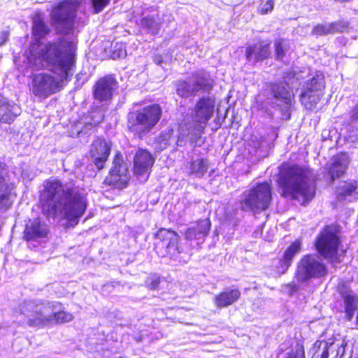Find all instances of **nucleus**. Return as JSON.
I'll use <instances>...</instances> for the list:
<instances>
[{
  "instance_id": "43",
  "label": "nucleus",
  "mask_w": 358,
  "mask_h": 358,
  "mask_svg": "<svg viewBox=\"0 0 358 358\" xmlns=\"http://www.w3.org/2000/svg\"><path fill=\"white\" fill-rule=\"evenodd\" d=\"M8 31H3L0 32V46L3 45L5 43V42L8 40Z\"/></svg>"
},
{
  "instance_id": "51",
  "label": "nucleus",
  "mask_w": 358,
  "mask_h": 358,
  "mask_svg": "<svg viewBox=\"0 0 358 358\" xmlns=\"http://www.w3.org/2000/svg\"><path fill=\"white\" fill-rule=\"evenodd\" d=\"M125 52L124 51H120V52L118 54V57H120L122 56H124Z\"/></svg>"
},
{
  "instance_id": "27",
  "label": "nucleus",
  "mask_w": 358,
  "mask_h": 358,
  "mask_svg": "<svg viewBox=\"0 0 358 358\" xmlns=\"http://www.w3.org/2000/svg\"><path fill=\"white\" fill-rule=\"evenodd\" d=\"M345 318L350 321L352 319L358 307V296L352 291L346 292L343 295Z\"/></svg>"
},
{
  "instance_id": "3",
  "label": "nucleus",
  "mask_w": 358,
  "mask_h": 358,
  "mask_svg": "<svg viewBox=\"0 0 358 358\" xmlns=\"http://www.w3.org/2000/svg\"><path fill=\"white\" fill-rule=\"evenodd\" d=\"M19 322L34 327H42L55 322L65 323L73 320V316L62 310L57 301H24L18 308Z\"/></svg>"
},
{
  "instance_id": "26",
  "label": "nucleus",
  "mask_w": 358,
  "mask_h": 358,
  "mask_svg": "<svg viewBox=\"0 0 358 358\" xmlns=\"http://www.w3.org/2000/svg\"><path fill=\"white\" fill-rule=\"evenodd\" d=\"M358 182L355 180L342 181L336 188V198L338 201H344L349 196L357 194Z\"/></svg>"
},
{
  "instance_id": "13",
  "label": "nucleus",
  "mask_w": 358,
  "mask_h": 358,
  "mask_svg": "<svg viewBox=\"0 0 358 358\" xmlns=\"http://www.w3.org/2000/svg\"><path fill=\"white\" fill-rule=\"evenodd\" d=\"M110 144L103 138H97L92 143L89 155L92 162L99 170L104 167L110 155Z\"/></svg>"
},
{
  "instance_id": "50",
  "label": "nucleus",
  "mask_w": 358,
  "mask_h": 358,
  "mask_svg": "<svg viewBox=\"0 0 358 358\" xmlns=\"http://www.w3.org/2000/svg\"><path fill=\"white\" fill-rule=\"evenodd\" d=\"M288 286H289L292 289V291H296V285L294 284H292V285H289Z\"/></svg>"
},
{
  "instance_id": "41",
  "label": "nucleus",
  "mask_w": 358,
  "mask_h": 358,
  "mask_svg": "<svg viewBox=\"0 0 358 358\" xmlns=\"http://www.w3.org/2000/svg\"><path fill=\"white\" fill-rule=\"evenodd\" d=\"M159 283V278L156 276L150 277L148 278L146 281L147 286L151 289H156L158 287Z\"/></svg>"
},
{
  "instance_id": "39",
  "label": "nucleus",
  "mask_w": 358,
  "mask_h": 358,
  "mask_svg": "<svg viewBox=\"0 0 358 358\" xmlns=\"http://www.w3.org/2000/svg\"><path fill=\"white\" fill-rule=\"evenodd\" d=\"M283 358H304V355L301 350H292L285 353Z\"/></svg>"
},
{
  "instance_id": "42",
  "label": "nucleus",
  "mask_w": 358,
  "mask_h": 358,
  "mask_svg": "<svg viewBox=\"0 0 358 358\" xmlns=\"http://www.w3.org/2000/svg\"><path fill=\"white\" fill-rule=\"evenodd\" d=\"M350 123H358V103L354 107L350 113Z\"/></svg>"
},
{
  "instance_id": "21",
  "label": "nucleus",
  "mask_w": 358,
  "mask_h": 358,
  "mask_svg": "<svg viewBox=\"0 0 358 358\" xmlns=\"http://www.w3.org/2000/svg\"><path fill=\"white\" fill-rule=\"evenodd\" d=\"M32 83L34 90H54L59 81L50 73H40L34 76Z\"/></svg>"
},
{
  "instance_id": "22",
  "label": "nucleus",
  "mask_w": 358,
  "mask_h": 358,
  "mask_svg": "<svg viewBox=\"0 0 358 358\" xmlns=\"http://www.w3.org/2000/svg\"><path fill=\"white\" fill-rule=\"evenodd\" d=\"M269 55V45L264 43H259L253 46H249L246 50L247 59L254 63L268 57Z\"/></svg>"
},
{
  "instance_id": "33",
  "label": "nucleus",
  "mask_w": 358,
  "mask_h": 358,
  "mask_svg": "<svg viewBox=\"0 0 358 358\" xmlns=\"http://www.w3.org/2000/svg\"><path fill=\"white\" fill-rule=\"evenodd\" d=\"M324 77L321 72H316L315 75H309V78L306 82V85H303L304 90H321L324 87Z\"/></svg>"
},
{
  "instance_id": "45",
  "label": "nucleus",
  "mask_w": 358,
  "mask_h": 358,
  "mask_svg": "<svg viewBox=\"0 0 358 358\" xmlns=\"http://www.w3.org/2000/svg\"><path fill=\"white\" fill-rule=\"evenodd\" d=\"M154 61L157 65L161 64V63L162 62V59L160 56H156L154 59Z\"/></svg>"
},
{
  "instance_id": "44",
  "label": "nucleus",
  "mask_w": 358,
  "mask_h": 358,
  "mask_svg": "<svg viewBox=\"0 0 358 358\" xmlns=\"http://www.w3.org/2000/svg\"><path fill=\"white\" fill-rule=\"evenodd\" d=\"M48 91H39V90H37V91H33V93L35 96H41V95H44V96H48L50 95V93H47Z\"/></svg>"
},
{
  "instance_id": "1",
  "label": "nucleus",
  "mask_w": 358,
  "mask_h": 358,
  "mask_svg": "<svg viewBox=\"0 0 358 358\" xmlns=\"http://www.w3.org/2000/svg\"><path fill=\"white\" fill-rule=\"evenodd\" d=\"M41 201L44 214L53 217L61 216L71 226L79 222L88 205L84 189L63 184L55 178L45 181Z\"/></svg>"
},
{
  "instance_id": "8",
  "label": "nucleus",
  "mask_w": 358,
  "mask_h": 358,
  "mask_svg": "<svg viewBox=\"0 0 358 358\" xmlns=\"http://www.w3.org/2000/svg\"><path fill=\"white\" fill-rule=\"evenodd\" d=\"M325 264L315 255H307L297 264L295 278L301 283L308 282L311 279H320L327 275Z\"/></svg>"
},
{
  "instance_id": "23",
  "label": "nucleus",
  "mask_w": 358,
  "mask_h": 358,
  "mask_svg": "<svg viewBox=\"0 0 358 358\" xmlns=\"http://www.w3.org/2000/svg\"><path fill=\"white\" fill-rule=\"evenodd\" d=\"M4 166V164L0 161V208L10 206L9 198L13 189V185L8 184L3 177Z\"/></svg>"
},
{
  "instance_id": "12",
  "label": "nucleus",
  "mask_w": 358,
  "mask_h": 358,
  "mask_svg": "<svg viewBox=\"0 0 358 358\" xmlns=\"http://www.w3.org/2000/svg\"><path fill=\"white\" fill-rule=\"evenodd\" d=\"M214 108L215 99L210 97H203L197 102L192 117L197 124L196 129L199 134L203 132L206 125L213 114Z\"/></svg>"
},
{
  "instance_id": "5",
  "label": "nucleus",
  "mask_w": 358,
  "mask_h": 358,
  "mask_svg": "<svg viewBox=\"0 0 358 358\" xmlns=\"http://www.w3.org/2000/svg\"><path fill=\"white\" fill-rule=\"evenodd\" d=\"M271 199V183H258L241 194V208L245 212L259 213L268 208Z\"/></svg>"
},
{
  "instance_id": "46",
  "label": "nucleus",
  "mask_w": 358,
  "mask_h": 358,
  "mask_svg": "<svg viewBox=\"0 0 358 358\" xmlns=\"http://www.w3.org/2000/svg\"><path fill=\"white\" fill-rule=\"evenodd\" d=\"M275 93L274 94V96L278 98L279 96V95H280L281 92H288V91H275Z\"/></svg>"
},
{
  "instance_id": "38",
  "label": "nucleus",
  "mask_w": 358,
  "mask_h": 358,
  "mask_svg": "<svg viewBox=\"0 0 358 358\" xmlns=\"http://www.w3.org/2000/svg\"><path fill=\"white\" fill-rule=\"evenodd\" d=\"M93 94L94 98L100 101L110 99L112 96L111 91H94Z\"/></svg>"
},
{
  "instance_id": "9",
  "label": "nucleus",
  "mask_w": 358,
  "mask_h": 358,
  "mask_svg": "<svg viewBox=\"0 0 358 358\" xmlns=\"http://www.w3.org/2000/svg\"><path fill=\"white\" fill-rule=\"evenodd\" d=\"M341 243L337 235L336 227H326L319 234L315 242L318 252L332 264L338 263L337 257L338 248Z\"/></svg>"
},
{
  "instance_id": "24",
  "label": "nucleus",
  "mask_w": 358,
  "mask_h": 358,
  "mask_svg": "<svg viewBox=\"0 0 358 358\" xmlns=\"http://www.w3.org/2000/svg\"><path fill=\"white\" fill-rule=\"evenodd\" d=\"M241 296L238 289H227L215 298L214 303L217 308L227 307L235 303Z\"/></svg>"
},
{
  "instance_id": "20",
  "label": "nucleus",
  "mask_w": 358,
  "mask_h": 358,
  "mask_svg": "<svg viewBox=\"0 0 358 358\" xmlns=\"http://www.w3.org/2000/svg\"><path fill=\"white\" fill-rule=\"evenodd\" d=\"M210 228V220L208 219L201 220L185 231V238L188 240L203 238L208 234Z\"/></svg>"
},
{
  "instance_id": "16",
  "label": "nucleus",
  "mask_w": 358,
  "mask_h": 358,
  "mask_svg": "<svg viewBox=\"0 0 358 358\" xmlns=\"http://www.w3.org/2000/svg\"><path fill=\"white\" fill-rule=\"evenodd\" d=\"M21 113L20 107L0 94V122L11 124Z\"/></svg>"
},
{
  "instance_id": "10",
  "label": "nucleus",
  "mask_w": 358,
  "mask_h": 358,
  "mask_svg": "<svg viewBox=\"0 0 358 358\" xmlns=\"http://www.w3.org/2000/svg\"><path fill=\"white\" fill-rule=\"evenodd\" d=\"M157 250L166 248L165 252H161L162 256L169 255L171 258L176 257L181 252L178 245V235L173 231L161 229L156 234Z\"/></svg>"
},
{
  "instance_id": "2",
  "label": "nucleus",
  "mask_w": 358,
  "mask_h": 358,
  "mask_svg": "<svg viewBox=\"0 0 358 358\" xmlns=\"http://www.w3.org/2000/svg\"><path fill=\"white\" fill-rule=\"evenodd\" d=\"M76 47V39L62 38L44 45L36 42L26 50L25 56L29 66L47 68L64 78L68 77L75 64Z\"/></svg>"
},
{
  "instance_id": "32",
  "label": "nucleus",
  "mask_w": 358,
  "mask_h": 358,
  "mask_svg": "<svg viewBox=\"0 0 358 358\" xmlns=\"http://www.w3.org/2000/svg\"><path fill=\"white\" fill-rule=\"evenodd\" d=\"M159 20L158 15L144 17L141 20V27L152 34H157L160 29Z\"/></svg>"
},
{
  "instance_id": "49",
  "label": "nucleus",
  "mask_w": 358,
  "mask_h": 358,
  "mask_svg": "<svg viewBox=\"0 0 358 358\" xmlns=\"http://www.w3.org/2000/svg\"><path fill=\"white\" fill-rule=\"evenodd\" d=\"M312 91H304L301 94V96L302 97H305L306 96H308V92H311Z\"/></svg>"
},
{
  "instance_id": "19",
  "label": "nucleus",
  "mask_w": 358,
  "mask_h": 358,
  "mask_svg": "<svg viewBox=\"0 0 358 358\" xmlns=\"http://www.w3.org/2000/svg\"><path fill=\"white\" fill-rule=\"evenodd\" d=\"M301 243L296 240L285 251L282 258L279 261L277 271L279 273H285L291 266L294 257L300 252Z\"/></svg>"
},
{
  "instance_id": "6",
  "label": "nucleus",
  "mask_w": 358,
  "mask_h": 358,
  "mask_svg": "<svg viewBox=\"0 0 358 358\" xmlns=\"http://www.w3.org/2000/svg\"><path fill=\"white\" fill-rule=\"evenodd\" d=\"M161 115L162 109L158 104L144 107L129 115V128L131 132L142 138L154 128Z\"/></svg>"
},
{
  "instance_id": "30",
  "label": "nucleus",
  "mask_w": 358,
  "mask_h": 358,
  "mask_svg": "<svg viewBox=\"0 0 358 358\" xmlns=\"http://www.w3.org/2000/svg\"><path fill=\"white\" fill-rule=\"evenodd\" d=\"M313 348L318 349L315 352V354L313 355L314 358H318L319 357L320 358H328L329 352L330 350H331L332 352L334 351H336L335 358H341V357H338V351L334 349L333 343L329 344L327 342L317 341L315 343Z\"/></svg>"
},
{
  "instance_id": "31",
  "label": "nucleus",
  "mask_w": 358,
  "mask_h": 358,
  "mask_svg": "<svg viewBox=\"0 0 358 358\" xmlns=\"http://www.w3.org/2000/svg\"><path fill=\"white\" fill-rule=\"evenodd\" d=\"M118 82L113 75H106L100 78L96 83L94 90H116Z\"/></svg>"
},
{
  "instance_id": "34",
  "label": "nucleus",
  "mask_w": 358,
  "mask_h": 358,
  "mask_svg": "<svg viewBox=\"0 0 358 358\" xmlns=\"http://www.w3.org/2000/svg\"><path fill=\"white\" fill-rule=\"evenodd\" d=\"M275 0H261L257 10L261 15H266L271 13L274 6Z\"/></svg>"
},
{
  "instance_id": "14",
  "label": "nucleus",
  "mask_w": 358,
  "mask_h": 358,
  "mask_svg": "<svg viewBox=\"0 0 358 358\" xmlns=\"http://www.w3.org/2000/svg\"><path fill=\"white\" fill-rule=\"evenodd\" d=\"M213 80L209 74L200 70L192 74L188 81H179L176 90H211L213 87Z\"/></svg>"
},
{
  "instance_id": "29",
  "label": "nucleus",
  "mask_w": 358,
  "mask_h": 358,
  "mask_svg": "<svg viewBox=\"0 0 358 358\" xmlns=\"http://www.w3.org/2000/svg\"><path fill=\"white\" fill-rule=\"evenodd\" d=\"M189 175L194 176L196 178H202L208 169V162L203 159L193 160L189 166Z\"/></svg>"
},
{
  "instance_id": "47",
  "label": "nucleus",
  "mask_w": 358,
  "mask_h": 358,
  "mask_svg": "<svg viewBox=\"0 0 358 358\" xmlns=\"http://www.w3.org/2000/svg\"><path fill=\"white\" fill-rule=\"evenodd\" d=\"M103 115L100 113L99 115V119L96 121V124L101 122L103 120Z\"/></svg>"
},
{
  "instance_id": "7",
  "label": "nucleus",
  "mask_w": 358,
  "mask_h": 358,
  "mask_svg": "<svg viewBox=\"0 0 358 358\" xmlns=\"http://www.w3.org/2000/svg\"><path fill=\"white\" fill-rule=\"evenodd\" d=\"M83 0H64L52 6L50 20L58 32L69 33L73 28L75 12Z\"/></svg>"
},
{
  "instance_id": "17",
  "label": "nucleus",
  "mask_w": 358,
  "mask_h": 358,
  "mask_svg": "<svg viewBox=\"0 0 358 358\" xmlns=\"http://www.w3.org/2000/svg\"><path fill=\"white\" fill-rule=\"evenodd\" d=\"M349 164V157L346 153H339L333 157L328 164V173L334 180L341 176L346 171Z\"/></svg>"
},
{
  "instance_id": "4",
  "label": "nucleus",
  "mask_w": 358,
  "mask_h": 358,
  "mask_svg": "<svg viewBox=\"0 0 358 358\" xmlns=\"http://www.w3.org/2000/svg\"><path fill=\"white\" fill-rule=\"evenodd\" d=\"M280 186L285 197H292L302 204L315 196V185L309 171L299 166L287 167L280 174Z\"/></svg>"
},
{
  "instance_id": "15",
  "label": "nucleus",
  "mask_w": 358,
  "mask_h": 358,
  "mask_svg": "<svg viewBox=\"0 0 358 358\" xmlns=\"http://www.w3.org/2000/svg\"><path fill=\"white\" fill-rule=\"evenodd\" d=\"M49 233L48 226L40 218L30 220L24 231V239L27 241L45 238Z\"/></svg>"
},
{
  "instance_id": "48",
  "label": "nucleus",
  "mask_w": 358,
  "mask_h": 358,
  "mask_svg": "<svg viewBox=\"0 0 358 358\" xmlns=\"http://www.w3.org/2000/svg\"><path fill=\"white\" fill-rule=\"evenodd\" d=\"M284 98L285 99V103H287L290 101V95L289 94H287Z\"/></svg>"
},
{
  "instance_id": "11",
  "label": "nucleus",
  "mask_w": 358,
  "mask_h": 358,
  "mask_svg": "<svg viewBox=\"0 0 358 358\" xmlns=\"http://www.w3.org/2000/svg\"><path fill=\"white\" fill-rule=\"evenodd\" d=\"M129 180V175L127 164L123 162V159L120 152L117 153L113 162V166L110 171L109 176L106 178V182L119 189L126 187Z\"/></svg>"
},
{
  "instance_id": "18",
  "label": "nucleus",
  "mask_w": 358,
  "mask_h": 358,
  "mask_svg": "<svg viewBox=\"0 0 358 358\" xmlns=\"http://www.w3.org/2000/svg\"><path fill=\"white\" fill-rule=\"evenodd\" d=\"M155 159L146 150H139L134 157V171L138 175H142L148 171L152 166Z\"/></svg>"
},
{
  "instance_id": "28",
  "label": "nucleus",
  "mask_w": 358,
  "mask_h": 358,
  "mask_svg": "<svg viewBox=\"0 0 358 358\" xmlns=\"http://www.w3.org/2000/svg\"><path fill=\"white\" fill-rule=\"evenodd\" d=\"M33 34L38 38L41 39L47 36L50 29L45 24L43 20V15L40 13H36L33 17Z\"/></svg>"
},
{
  "instance_id": "36",
  "label": "nucleus",
  "mask_w": 358,
  "mask_h": 358,
  "mask_svg": "<svg viewBox=\"0 0 358 358\" xmlns=\"http://www.w3.org/2000/svg\"><path fill=\"white\" fill-rule=\"evenodd\" d=\"M110 0H91L94 13H98L109 3Z\"/></svg>"
},
{
  "instance_id": "25",
  "label": "nucleus",
  "mask_w": 358,
  "mask_h": 358,
  "mask_svg": "<svg viewBox=\"0 0 358 358\" xmlns=\"http://www.w3.org/2000/svg\"><path fill=\"white\" fill-rule=\"evenodd\" d=\"M348 27L344 22H335L332 23H325L317 24L313 29V34L322 36L326 34H332L337 32H343Z\"/></svg>"
},
{
  "instance_id": "37",
  "label": "nucleus",
  "mask_w": 358,
  "mask_h": 358,
  "mask_svg": "<svg viewBox=\"0 0 358 358\" xmlns=\"http://www.w3.org/2000/svg\"><path fill=\"white\" fill-rule=\"evenodd\" d=\"M275 55L278 59H281L285 55V41L283 40L276 41L275 43Z\"/></svg>"
},
{
  "instance_id": "35",
  "label": "nucleus",
  "mask_w": 358,
  "mask_h": 358,
  "mask_svg": "<svg viewBox=\"0 0 358 358\" xmlns=\"http://www.w3.org/2000/svg\"><path fill=\"white\" fill-rule=\"evenodd\" d=\"M171 134L169 132H163L156 139V148L159 150L165 149L169 143Z\"/></svg>"
},
{
  "instance_id": "40",
  "label": "nucleus",
  "mask_w": 358,
  "mask_h": 358,
  "mask_svg": "<svg viewBox=\"0 0 358 358\" xmlns=\"http://www.w3.org/2000/svg\"><path fill=\"white\" fill-rule=\"evenodd\" d=\"M303 71L301 72H291L287 73V76H285V79H287V82H291L292 83L293 82L291 81L292 79H296V80H301L303 77L302 74L303 73Z\"/></svg>"
}]
</instances>
